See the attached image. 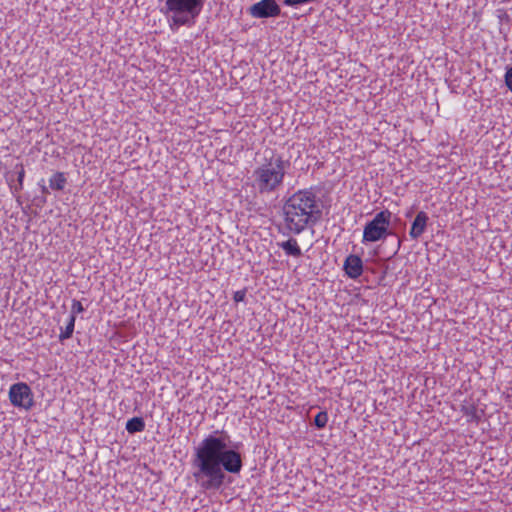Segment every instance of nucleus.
Listing matches in <instances>:
<instances>
[{
    "instance_id": "nucleus-1",
    "label": "nucleus",
    "mask_w": 512,
    "mask_h": 512,
    "mask_svg": "<svg viewBox=\"0 0 512 512\" xmlns=\"http://www.w3.org/2000/svg\"><path fill=\"white\" fill-rule=\"evenodd\" d=\"M239 452L227 448V437L208 435L195 448L192 459L193 477L205 491L219 490L225 473L238 474L242 469Z\"/></svg>"
},
{
    "instance_id": "nucleus-2",
    "label": "nucleus",
    "mask_w": 512,
    "mask_h": 512,
    "mask_svg": "<svg viewBox=\"0 0 512 512\" xmlns=\"http://www.w3.org/2000/svg\"><path fill=\"white\" fill-rule=\"evenodd\" d=\"M320 214L316 194L311 189L294 192L283 204L285 226L294 234H300L316 223Z\"/></svg>"
},
{
    "instance_id": "nucleus-3",
    "label": "nucleus",
    "mask_w": 512,
    "mask_h": 512,
    "mask_svg": "<svg viewBox=\"0 0 512 512\" xmlns=\"http://www.w3.org/2000/svg\"><path fill=\"white\" fill-rule=\"evenodd\" d=\"M289 161L281 155L272 154L265 158L253 171V186L261 194H270L279 190L284 183Z\"/></svg>"
},
{
    "instance_id": "nucleus-4",
    "label": "nucleus",
    "mask_w": 512,
    "mask_h": 512,
    "mask_svg": "<svg viewBox=\"0 0 512 512\" xmlns=\"http://www.w3.org/2000/svg\"><path fill=\"white\" fill-rule=\"evenodd\" d=\"M204 0H165L167 11L172 12V25L194 24L203 8Z\"/></svg>"
},
{
    "instance_id": "nucleus-5",
    "label": "nucleus",
    "mask_w": 512,
    "mask_h": 512,
    "mask_svg": "<svg viewBox=\"0 0 512 512\" xmlns=\"http://www.w3.org/2000/svg\"><path fill=\"white\" fill-rule=\"evenodd\" d=\"M391 217L392 213L387 209L378 212L372 220L365 224L362 243L384 240L389 234Z\"/></svg>"
},
{
    "instance_id": "nucleus-6",
    "label": "nucleus",
    "mask_w": 512,
    "mask_h": 512,
    "mask_svg": "<svg viewBox=\"0 0 512 512\" xmlns=\"http://www.w3.org/2000/svg\"><path fill=\"white\" fill-rule=\"evenodd\" d=\"M9 400L14 406L25 410L31 409L34 404L31 388L23 382L10 386Z\"/></svg>"
},
{
    "instance_id": "nucleus-7",
    "label": "nucleus",
    "mask_w": 512,
    "mask_h": 512,
    "mask_svg": "<svg viewBox=\"0 0 512 512\" xmlns=\"http://www.w3.org/2000/svg\"><path fill=\"white\" fill-rule=\"evenodd\" d=\"M248 12L253 18H269L279 16L281 9L275 0H260L250 6Z\"/></svg>"
},
{
    "instance_id": "nucleus-8",
    "label": "nucleus",
    "mask_w": 512,
    "mask_h": 512,
    "mask_svg": "<svg viewBox=\"0 0 512 512\" xmlns=\"http://www.w3.org/2000/svg\"><path fill=\"white\" fill-rule=\"evenodd\" d=\"M346 275L351 279H357L363 273V262L358 255L350 254L343 265Z\"/></svg>"
},
{
    "instance_id": "nucleus-9",
    "label": "nucleus",
    "mask_w": 512,
    "mask_h": 512,
    "mask_svg": "<svg viewBox=\"0 0 512 512\" xmlns=\"http://www.w3.org/2000/svg\"><path fill=\"white\" fill-rule=\"evenodd\" d=\"M429 217L426 212L419 211L416 214L414 221L412 222L409 236L413 240H417L426 230Z\"/></svg>"
},
{
    "instance_id": "nucleus-10",
    "label": "nucleus",
    "mask_w": 512,
    "mask_h": 512,
    "mask_svg": "<svg viewBox=\"0 0 512 512\" xmlns=\"http://www.w3.org/2000/svg\"><path fill=\"white\" fill-rule=\"evenodd\" d=\"M286 255L300 257L302 255L301 248L296 239L290 238L287 241L278 244Z\"/></svg>"
},
{
    "instance_id": "nucleus-11",
    "label": "nucleus",
    "mask_w": 512,
    "mask_h": 512,
    "mask_svg": "<svg viewBox=\"0 0 512 512\" xmlns=\"http://www.w3.org/2000/svg\"><path fill=\"white\" fill-rule=\"evenodd\" d=\"M67 184V178L64 172H55L49 178V186L53 190H63Z\"/></svg>"
},
{
    "instance_id": "nucleus-12",
    "label": "nucleus",
    "mask_w": 512,
    "mask_h": 512,
    "mask_svg": "<svg viewBox=\"0 0 512 512\" xmlns=\"http://www.w3.org/2000/svg\"><path fill=\"white\" fill-rule=\"evenodd\" d=\"M145 428L144 420L141 417H133L126 423V430L129 433L141 432Z\"/></svg>"
},
{
    "instance_id": "nucleus-13",
    "label": "nucleus",
    "mask_w": 512,
    "mask_h": 512,
    "mask_svg": "<svg viewBox=\"0 0 512 512\" xmlns=\"http://www.w3.org/2000/svg\"><path fill=\"white\" fill-rule=\"evenodd\" d=\"M75 321H76V317L74 315H70L65 328L63 330H61V332L59 334L60 340H66L72 336V334L74 332Z\"/></svg>"
},
{
    "instance_id": "nucleus-14",
    "label": "nucleus",
    "mask_w": 512,
    "mask_h": 512,
    "mask_svg": "<svg viewBox=\"0 0 512 512\" xmlns=\"http://www.w3.org/2000/svg\"><path fill=\"white\" fill-rule=\"evenodd\" d=\"M328 420V413L326 411H320L314 418V424L317 428L322 429L327 425Z\"/></svg>"
},
{
    "instance_id": "nucleus-15",
    "label": "nucleus",
    "mask_w": 512,
    "mask_h": 512,
    "mask_svg": "<svg viewBox=\"0 0 512 512\" xmlns=\"http://www.w3.org/2000/svg\"><path fill=\"white\" fill-rule=\"evenodd\" d=\"M84 311V307L79 300L74 299L71 305V315L76 317L77 314H80Z\"/></svg>"
},
{
    "instance_id": "nucleus-16",
    "label": "nucleus",
    "mask_w": 512,
    "mask_h": 512,
    "mask_svg": "<svg viewBox=\"0 0 512 512\" xmlns=\"http://www.w3.org/2000/svg\"><path fill=\"white\" fill-rule=\"evenodd\" d=\"M463 411L469 419L477 418V410L475 407H468L467 405H463Z\"/></svg>"
},
{
    "instance_id": "nucleus-17",
    "label": "nucleus",
    "mask_w": 512,
    "mask_h": 512,
    "mask_svg": "<svg viewBox=\"0 0 512 512\" xmlns=\"http://www.w3.org/2000/svg\"><path fill=\"white\" fill-rule=\"evenodd\" d=\"M24 177H25V170H24L23 165H20V170L18 172V179H17L20 190L23 188Z\"/></svg>"
},
{
    "instance_id": "nucleus-18",
    "label": "nucleus",
    "mask_w": 512,
    "mask_h": 512,
    "mask_svg": "<svg viewBox=\"0 0 512 512\" xmlns=\"http://www.w3.org/2000/svg\"><path fill=\"white\" fill-rule=\"evenodd\" d=\"M505 83L507 87L512 91V67L508 69L505 74Z\"/></svg>"
},
{
    "instance_id": "nucleus-19",
    "label": "nucleus",
    "mask_w": 512,
    "mask_h": 512,
    "mask_svg": "<svg viewBox=\"0 0 512 512\" xmlns=\"http://www.w3.org/2000/svg\"><path fill=\"white\" fill-rule=\"evenodd\" d=\"M245 292L244 291H236L234 293L233 299L235 302H241L244 300Z\"/></svg>"
},
{
    "instance_id": "nucleus-20",
    "label": "nucleus",
    "mask_w": 512,
    "mask_h": 512,
    "mask_svg": "<svg viewBox=\"0 0 512 512\" xmlns=\"http://www.w3.org/2000/svg\"><path fill=\"white\" fill-rule=\"evenodd\" d=\"M499 132V129L495 130L494 128H492L490 131H486L485 133V142H489L490 138L492 135H496V133Z\"/></svg>"
},
{
    "instance_id": "nucleus-21",
    "label": "nucleus",
    "mask_w": 512,
    "mask_h": 512,
    "mask_svg": "<svg viewBox=\"0 0 512 512\" xmlns=\"http://www.w3.org/2000/svg\"><path fill=\"white\" fill-rule=\"evenodd\" d=\"M41 190H42V193H48V189L45 185L42 186Z\"/></svg>"
}]
</instances>
